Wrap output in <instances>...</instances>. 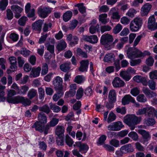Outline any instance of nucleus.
<instances>
[{
  "label": "nucleus",
  "mask_w": 157,
  "mask_h": 157,
  "mask_svg": "<svg viewBox=\"0 0 157 157\" xmlns=\"http://www.w3.org/2000/svg\"><path fill=\"white\" fill-rule=\"evenodd\" d=\"M97 21L93 19L91 21L90 24L91 25L89 29H98L100 28V25L98 24H96Z\"/></svg>",
  "instance_id": "nucleus-37"
},
{
  "label": "nucleus",
  "mask_w": 157,
  "mask_h": 157,
  "mask_svg": "<svg viewBox=\"0 0 157 157\" xmlns=\"http://www.w3.org/2000/svg\"><path fill=\"white\" fill-rule=\"evenodd\" d=\"M120 151L122 154L132 152L134 151L133 147L131 144L124 145L121 147Z\"/></svg>",
  "instance_id": "nucleus-11"
},
{
  "label": "nucleus",
  "mask_w": 157,
  "mask_h": 157,
  "mask_svg": "<svg viewBox=\"0 0 157 157\" xmlns=\"http://www.w3.org/2000/svg\"><path fill=\"white\" fill-rule=\"evenodd\" d=\"M146 115L149 117H152L156 112L155 109L152 107H146Z\"/></svg>",
  "instance_id": "nucleus-31"
},
{
  "label": "nucleus",
  "mask_w": 157,
  "mask_h": 157,
  "mask_svg": "<svg viewBox=\"0 0 157 157\" xmlns=\"http://www.w3.org/2000/svg\"><path fill=\"white\" fill-rule=\"evenodd\" d=\"M112 83L114 88L121 87L124 86L125 85L124 82L117 77L114 78Z\"/></svg>",
  "instance_id": "nucleus-10"
},
{
  "label": "nucleus",
  "mask_w": 157,
  "mask_h": 157,
  "mask_svg": "<svg viewBox=\"0 0 157 157\" xmlns=\"http://www.w3.org/2000/svg\"><path fill=\"white\" fill-rule=\"evenodd\" d=\"M114 55L112 53L106 54L104 57L103 60L105 62H111L114 59Z\"/></svg>",
  "instance_id": "nucleus-34"
},
{
  "label": "nucleus",
  "mask_w": 157,
  "mask_h": 157,
  "mask_svg": "<svg viewBox=\"0 0 157 157\" xmlns=\"http://www.w3.org/2000/svg\"><path fill=\"white\" fill-rule=\"evenodd\" d=\"M78 23V21L76 20L75 19L71 21L69 25V28L71 29H74L77 26Z\"/></svg>",
  "instance_id": "nucleus-60"
},
{
  "label": "nucleus",
  "mask_w": 157,
  "mask_h": 157,
  "mask_svg": "<svg viewBox=\"0 0 157 157\" xmlns=\"http://www.w3.org/2000/svg\"><path fill=\"white\" fill-rule=\"evenodd\" d=\"M43 23L42 20H38L32 24V29H41Z\"/></svg>",
  "instance_id": "nucleus-25"
},
{
  "label": "nucleus",
  "mask_w": 157,
  "mask_h": 157,
  "mask_svg": "<svg viewBox=\"0 0 157 157\" xmlns=\"http://www.w3.org/2000/svg\"><path fill=\"white\" fill-rule=\"evenodd\" d=\"M28 18L25 16H23L18 21V24L21 26H24L25 25Z\"/></svg>",
  "instance_id": "nucleus-50"
},
{
  "label": "nucleus",
  "mask_w": 157,
  "mask_h": 157,
  "mask_svg": "<svg viewBox=\"0 0 157 157\" xmlns=\"http://www.w3.org/2000/svg\"><path fill=\"white\" fill-rule=\"evenodd\" d=\"M38 118L39 122L43 124H46L47 122V117L43 112H40L39 113Z\"/></svg>",
  "instance_id": "nucleus-26"
},
{
  "label": "nucleus",
  "mask_w": 157,
  "mask_h": 157,
  "mask_svg": "<svg viewBox=\"0 0 157 157\" xmlns=\"http://www.w3.org/2000/svg\"><path fill=\"white\" fill-rule=\"evenodd\" d=\"M107 17V14L104 13L100 14L99 16V21L102 24H105L107 22L106 18Z\"/></svg>",
  "instance_id": "nucleus-35"
},
{
  "label": "nucleus",
  "mask_w": 157,
  "mask_h": 157,
  "mask_svg": "<svg viewBox=\"0 0 157 157\" xmlns=\"http://www.w3.org/2000/svg\"><path fill=\"white\" fill-rule=\"evenodd\" d=\"M8 0H1L0 1V9L4 10L8 4Z\"/></svg>",
  "instance_id": "nucleus-41"
},
{
  "label": "nucleus",
  "mask_w": 157,
  "mask_h": 157,
  "mask_svg": "<svg viewBox=\"0 0 157 157\" xmlns=\"http://www.w3.org/2000/svg\"><path fill=\"white\" fill-rule=\"evenodd\" d=\"M115 124L116 131H118L120 130L122 128L124 127V125L122 122L118 121L114 122Z\"/></svg>",
  "instance_id": "nucleus-54"
},
{
  "label": "nucleus",
  "mask_w": 157,
  "mask_h": 157,
  "mask_svg": "<svg viewBox=\"0 0 157 157\" xmlns=\"http://www.w3.org/2000/svg\"><path fill=\"white\" fill-rule=\"evenodd\" d=\"M11 9L14 13H21L23 10L22 8L16 5L12 6Z\"/></svg>",
  "instance_id": "nucleus-43"
},
{
  "label": "nucleus",
  "mask_w": 157,
  "mask_h": 157,
  "mask_svg": "<svg viewBox=\"0 0 157 157\" xmlns=\"http://www.w3.org/2000/svg\"><path fill=\"white\" fill-rule=\"evenodd\" d=\"M70 89L69 91L66 93L65 96L67 97H72L74 96L76 93L77 89L76 85L75 84H71L70 86Z\"/></svg>",
  "instance_id": "nucleus-13"
},
{
  "label": "nucleus",
  "mask_w": 157,
  "mask_h": 157,
  "mask_svg": "<svg viewBox=\"0 0 157 157\" xmlns=\"http://www.w3.org/2000/svg\"><path fill=\"white\" fill-rule=\"evenodd\" d=\"M128 136L132 138L134 140L137 141L138 140V135L135 132H131L128 134Z\"/></svg>",
  "instance_id": "nucleus-51"
},
{
  "label": "nucleus",
  "mask_w": 157,
  "mask_h": 157,
  "mask_svg": "<svg viewBox=\"0 0 157 157\" xmlns=\"http://www.w3.org/2000/svg\"><path fill=\"white\" fill-rule=\"evenodd\" d=\"M75 7L78 8L79 11L82 13H84L86 12V8L83 6V3H79L75 5Z\"/></svg>",
  "instance_id": "nucleus-46"
},
{
  "label": "nucleus",
  "mask_w": 157,
  "mask_h": 157,
  "mask_svg": "<svg viewBox=\"0 0 157 157\" xmlns=\"http://www.w3.org/2000/svg\"><path fill=\"white\" fill-rule=\"evenodd\" d=\"M127 55L128 58L132 59L144 56L143 52L134 47L129 48L127 51Z\"/></svg>",
  "instance_id": "nucleus-2"
},
{
  "label": "nucleus",
  "mask_w": 157,
  "mask_h": 157,
  "mask_svg": "<svg viewBox=\"0 0 157 157\" xmlns=\"http://www.w3.org/2000/svg\"><path fill=\"white\" fill-rule=\"evenodd\" d=\"M140 93V90L137 87L131 89L130 93L133 96H136Z\"/></svg>",
  "instance_id": "nucleus-57"
},
{
  "label": "nucleus",
  "mask_w": 157,
  "mask_h": 157,
  "mask_svg": "<svg viewBox=\"0 0 157 157\" xmlns=\"http://www.w3.org/2000/svg\"><path fill=\"white\" fill-rule=\"evenodd\" d=\"M76 52L78 55L85 58H87V55L86 53V52L83 51L80 48H78L77 49Z\"/></svg>",
  "instance_id": "nucleus-44"
},
{
  "label": "nucleus",
  "mask_w": 157,
  "mask_h": 157,
  "mask_svg": "<svg viewBox=\"0 0 157 157\" xmlns=\"http://www.w3.org/2000/svg\"><path fill=\"white\" fill-rule=\"evenodd\" d=\"M9 60L10 64V69L13 71H16L17 67L16 58L14 56H10L9 58Z\"/></svg>",
  "instance_id": "nucleus-17"
},
{
  "label": "nucleus",
  "mask_w": 157,
  "mask_h": 157,
  "mask_svg": "<svg viewBox=\"0 0 157 157\" xmlns=\"http://www.w3.org/2000/svg\"><path fill=\"white\" fill-rule=\"evenodd\" d=\"M130 102L134 103L135 100L134 98L130 95H126L122 99V103L123 105L128 104Z\"/></svg>",
  "instance_id": "nucleus-15"
},
{
  "label": "nucleus",
  "mask_w": 157,
  "mask_h": 157,
  "mask_svg": "<svg viewBox=\"0 0 157 157\" xmlns=\"http://www.w3.org/2000/svg\"><path fill=\"white\" fill-rule=\"evenodd\" d=\"M63 80L59 76H56L53 81V84L55 88H60L62 86Z\"/></svg>",
  "instance_id": "nucleus-19"
},
{
  "label": "nucleus",
  "mask_w": 157,
  "mask_h": 157,
  "mask_svg": "<svg viewBox=\"0 0 157 157\" xmlns=\"http://www.w3.org/2000/svg\"><path fill=\"white\" fill-rule=\"evenodd\" d=\"M48 65L46 63H44L42 67L41 74L42 75H45L48 73Z\"/></svg>",
  "instance_id": "nucleus-58"
},
{
  "label": "nucleus",
  "mask_w": 157,
  "mask_h": 157,
  "mask_svg": "<svg viewBox=\"0 0 157 157\" xmlns=\"http://www.w3.org/2000/svg\"><path fill=\"white\" fill-rule=\"evenodd\" d=\"M120 75L126 81H129L131 78V76L126 71H121L120 73Z\"/></svg>",
  "instance_id": "nucleus-32"
},
{
  "label": "nucleus",
  "mask_w": 157,
  "mask_h": 157,
  "mask_svg": "<svg viewBox=\"0 0 157 157\" xmlns=\"http://www.w3.org/2000/svg\"><path fill=\"white\" fill-rule=\"evenodd\" d=\"M17 92L13 90H10L8 91L7 97V101L9 103L15 104L17 100L16 98L17 97L13 96L17 94Z\"/></svg>",
  "instance_id": "nucleus-6"
},
{
  "label": "nucleus",
  "mask_w": 157,
  "mask_h": 157,
  "mask_svg": "<svg viewBox=\"0 0 157 157\" xmlns=\"http://www.w3.org/2000/svg\"><path fill=\"white\" fill-rule=\"evenodd\" d=\"M66 43L63 40H60L56 46V49L59 52L64 50L67 47Z\"/></svg>",
  "instance_id": "nucleus-23"
},
{
  "label": "nucleus",
  "mask_w": 157,
  "mask_h": 157,
  "mask_svg": "<svg viewBox=\"0 0 157 157\" xmlns=\"http://www.w3.org/2000/svg\"><path fill=\"white\" fill-rule=\"evenodd\" d=\"M149 76L151 79H157V70H154L150 72Z\"/></svg>",
  "instance_id": "nucleus-53"
},
{
  "label": "nucleus",
  "mask_w": 157,
  "mask_h": 157,
  "mask_svg": "<svg viewBox=\"0 0 157 157\" xmlns=\"http://www.w3.org/2000/svg\"><path fill=\"white\" fill-rule=\"evenodd\" d=\"M80 66L78 68L79 71L86 72L87 71L89 64V61L87 59L82 60L80 62Z\"/></svg>",
  "instance_id": "nucleus-9"
},
{
  "label": "nucleus",
  "mask_w": 157,
  "mask_h": 157,
  "mask_svg": "<svg viewBox=\"0 0 157 157\" xmlns=\"http://www.w3.org/2000/svg\"><path fill=\"white\" fill-rule=\"evenodd\" d=\"M140 122L138 117L134 115H127L124 118V122L129 127L131 130L135 128V125Z\"/></svg>",
  "instance_id": "nucleus-1"
},
{
  "label": "nucleus",
  "mask_w": 157,
  "mask_h": 157,
  "mask_svg": "<svg viewBox=\"0 0 157 157\" xmlns=\"http://www.w3.org/2000/svg\"><path fill=\"white\" fill-rule=\"evenodd\" d=\"M37 94V90L34 89H31L28 91L27 96L29 99H32Z\"/></svg>",
  "instance_id": "nucleus-28"
},
{
  "label": "nucleus",
  "mask_w": 157,
  "mask_h": 157,
  "mask_svg": "<svg viewBox=\"0 0 157 157\" xmlns=\"http://www.w3.org/2000/svg\"><path fill=\"white\" fill-rule=\"evenodd\" d=\"M71 64L70 62H66L62 64L60 66V70L64 72H66L68 71L70 69V66Z\"/></svg>",
  "instance_id": "nucleus-27"
},
{
  "label": "nucleus",
  "mask_w": 157,
  "mask_h": 157,
  "mask_svg": "<svg viewBox=\"0 0 157 157\" xmlns=\"http://www.w3.org/2000/svg\"><path fill=\"white\" fill-rule=\"evenodd\" d=\"M151 8V5L149 3H147L144 5L141 8V15L143 16L147 15Z\"/></svg>",
  "instance_id": "nucleus-18"
},
{
  "label": "nucleus",
  "mask_w": 157,
  "mask_h": 157,
  "mask_svg": "<svg viewBox=\"0 0 157 157\" xmlns=\"http://www.w3.org/2000/svg\"><path fill=\"white\" fill-rule=\"evenodd\" d=\"M29 89V87L26 85H25L19 88L18 91L17 92V94H25Z\"/></svg>",
  "instance_id": "nucleus-30"
},
{
  "label": "nucleus",
  "mask_w": 157,
  "mask_h": 157,
  "mask_svg": "<svg viewBox=\"0 0 157 157\" xmlns=\"http://www.w3.org/2000/svg\"><path fill=\"white\" fill-rule=\"evenodd\" d=\"M72 13L71 11H68L65 13L63 16V20L65 22H67L71 19L72 16Z\"/></svg>",
  "instance_id": "nucleus-29"
},
{
  "label": "nucleus",
  "mask_w": 157,
  "mask_h": 157,
  "mask_svg": "<svg viewBox=\"0 0 157 157\" xmlns=\"http://www.w3.org/2000/svg\"><path fill=\"white\" fill-rule=\"evenodd\" d=\"M83 90L82 88H79L76 94V98L79 100L83 96Z\"/></svg>",
  "instance_id": "nucleus-56"
},
{
  "label": "nucleus",
  "mask_w": 157,
  "mask_h": 157,
  "mask_svg": "<svg viewBox=\"0 0 157 157\" xmlns=\"http://www.w3.org/2000/svg\"><path fill=\"white\" fill-rule=\"evenodd\" d=\"M156 82L153 80H148V86L149 88L152 90H155L156 89Z\"/></svg>",
  "instance_id": "nucleus-48"
},
{
  "label": "nucleus",
  "mask_w": 157,
  "mask_h": 157,
  "mask_svg": "<svg viewBox=\"0 0 157 157\" xmlns=\"http://www.w3.org/2000/svg\"><path fill=\"white\" fill-rule=\"evenodd\" d=\"M41 123L38 121L36 122L32 126V128H35L36 130L39 131V132H43L42 128L43 125L42 126Z\"/></svg>",
  "instance_id": "nucleus-33"
},
{
  "label": "nucleus",
  "mask_w": 157,
  "mask_h": 157,
  "mask_svg": "<svg viewBox=\"0 0 157 157\" xmlns=\"http://www.w3.org/2000/svg\"><path fill=\"white\" fill-rule=\"evenodd\" d=\"M65 142L66 144L70 147L72 146L74 143L73 141L68 134H67L65 136Z\"/></svg>",
  "instance_id": "nucleus-45"
},
{
  "label": "nucleus",
  "mask_w": 157,
  "mask_h": 157,
  "mask_svg": "<svg viewBox=\"0 0 157 157\" xmlns=\"http://www.w3.org/2000/svg\"><path fill=\"white\" fill-rule=\"evenodd\" d=\"M144 123L148 126H152L155 123V121L154 118H148L144 120Z\"/></svg>",
  "instance_id": "nucleus-40"
},
{
  "label": "nucleus",
  "mask_w": 157,
  "mask_h": 157,
  "mask_svg": "<svg viewBox=\"0 0 157 157\" xmlns=\"http://www.w3.org/2000/svg\"><path fill=\"white\" fill-rule=\"evenodd\" d=\"M17 61L19 67H22L25 63L24 59L21 56H18L17 57Z\"/></svg>",
  "instance_id": "nucleus-62"
},
{
  "label": "nucleus",
  "mask_w": 157,
  "mask_h": 157,
  "mask_svg": "<svg viewBox=\"0 0 157 157\" xmlns=\"http://www.w3.org/2000/svg\"><path fill=\"white\" fill-rule=\"evenodd\" d=\"M17 100L15 104H18L19 103H22L25 106H29L31 103V101L28 98H25L24 97L17 96L16 98Z\"/></svg>",
  "instance_id": "nucleus-8"
},
{
  "label": "nucleus",
  "mask_w": 157,
  "mask_h": 157,
  "mask_svg": "<svg viewBox=\"0 0 157 157\" xmlns=\"http://www.w3.org/2000/svg\"><path fill=\"white\" fill-rule=\"evenodd\" d=\"M154 61L153 58L151 56H149L146 59V63L147 65L151 66L153 65Z\"/></svg>",
  "instance_id": "nucleus-61"
},
{
  "label": "nucleus",
  "mask_w": 157,
  "mask_h": 157,
  "mask_svg": "<svg viewBox=\"0 0 157 157\" xmlns=\"http://www.w3.org/2000/svg\"><path fill=\"white\" fill-rule=\"evenodd\" d=\"M137 100L140 102H145L147 101V99L144 94H140L137 97Z\"/></svg>",
  "instance_id": "nucleus-52"
},
{
  "label": "nucleus",
  "mask_w": 157,
  "mask_h": 157,
  "mask_svg": "<svg viewBox=\"0 0 157 157\" xmlns=\"http://www.w3.org/2000/svg\"><path fill=\"white\" fill-rule=\"evenodd\" d=\"M38 90L39 99L41 100L44 99L45 95V92L44 89L41 87H40L38 88Z\"/></svg>",
  "instance_id": "nucleus-47"
},
{
  "label": "nucleus",
  "mask_w": 157,
  "mask_h": 157,
  "mask_svg": "<svg viewBox=\"0 0 157 157\" xmlns=\"http://www.w3.org/2000/svg\"><path fill=\"white\" fill-rule=\"evenodd\" d=\"M56 143L58 146H62L64 144V136H57L56 138Z\"/></svg>",
  "instance_id": "nucleus-42"
},
{
  "label": "nucleus",
  "mask_w": 157,
  "mask_h": 157,
  "mask_svg": "<svg viewBox=\"0 0 157 157\" xmlns=\"http://www.w3.org/2000/svg\"><path fill=\"white\" fill-rule=\"evenodd\" d=\"M59 120L56 118H53L49 122V125L50 127H54L57 125L58 123Z\"/></svg>",
  "instance_id": "nucleus-59"
},
{
  "label": "nucleus",
  "mask_w": 157,
  "mask_h": 157,
  "mask_svg": "<svg viewBox=\"0 0 157 157\" xmlns=\"http://www.w3.org/2000/svg\"><path fill=\"white\" fill-rule=\"evenodd\" d=\"M143 24L142 18L139 17L135 18L132 21L130 24V29H140Z\"/></svg>",
  "instance_id": "nucleus-4"
},
{
  "label": "nucleus",
  "mask_w": 157,
  "mask_h": 157,
  "mask_svg": "<svg viewBox=\"0 0 157 157\" xmlns=\"http://www.w3.org/2000/svg\"><path fill=\"white\" fill-rule=\"evenodd\" d=\"M147 27L149 29H157V22H155V19L154 15L151 16L148 18Z\"/></svg>",
  "instance_id": "nucleus-7"
},
{
  "label": "nucleus",
  "mask_w": 157,
  "mask_h": 157,
  "mask_svg": "<svg viewBox=\"0 0 157 157\" xmlns=\"http://www.w3.org/2000/svg\"><path fill=\"white\" fill-rule=\"evenodd\" d=\"M136 12V11L135 9L131 8L126 13V15L131 17H133Z\"/></svg>",
  "instance_id": "nucleus-55"
},
{
  "label": "nucleus",
  "mask_w": 157,
  "mask_h": 157,
  "mask_svg": "<svg viewBox=\"0 0 157 157\" xmlns=\"http://www.w3.org/2000/svg\"><path fill=\"white\" fill-rule=\"evenodd\" d=\"M85 80L84 77L82 75H78L76 76L74 80V81L78 84H81Z\"/></svg>",
  "instance_id": "nucleus-38"
},
{
  "label": "nucleus",
  "mask_w": 157,
  "mask_h": 157,
  "mask_svg": "<svg viewBox=\"0 0 157 157\" xmlns=\"http://www.w3.org/2000/svg\"><path fill=\"white\" fill-rule=\"evenodd\" d=\"M76 145L79 148V151L82 153H86L89 149L88 146L85 144H82L80 142L75 143Z\"/></svg>",
  "instance_id": "nucleus-16"
},
{
  "label": "nucleus",
  "mask_w": 157,
  "mask_h": 157,
  "mask_svg": "<svg viewBox=\"0 0 157 157\" xmlns=\"http://www.w3.org/2000/svg\"><path fill=\"white\" fill-rule=\"evenodd\" d=\"M41 70V68L40 67H38L36 68H33L30 74V76L31 78H35L38 76L40 75Z\"/></svg>",
  "instance_id": "nucleus-22"
},
{
  "label": "nucleus",
  "mask_w": 157,
  "mask_h": 157,
  "mask_svg": "<svg viewBox=\"0 0 157 157\" xmlns=\"http://www.w3.org/2000/svg\"><path fill=\"white\" fill-rule=\"evenodd\" d=\"M83 38L85 41L93 44L97 43L98 40V38L97 36L95 35L90 36H85Z\"/></svg>",
  "instance_id": "nucleus-12"
},
{
  "label": "nucleus",
  "mask_w": 157,
  "mask_h": 157,
  "mask_svg": "<svg viewBox=\"0 0 157 157\" xmlns=\"http://www.w3.org/2000/svg\"><path fill=\"white\" fill-rule=\"evenodd\" d=\"M139 132L142 135L144 142H147L150 139L151 136L148 132L145 130L142 129L139 130Z\"/></svg>",
  "instance_id": "nucleus-24"
},
{
  "label": "nucleus",
  "mask_w": 157,
  "mask_h": 157,
  "mask_svg": "<svg viewBox=\"0 0 157 157\" xmlns=\"http://www.w3.org/2000/svg\"><path fill=\"white\" fill-rule=\"evenodd\" d=\"M50 109L55 113H58L61 110L60 108L58 105L53 104L51 102L49 103Z\"/></svg>",
  "instance_id": "nucleus-39"
},
{
  "label": "nucleus",
  "mask_w": 157,
  "mask_h": 157,
  "mask_svg": "<svg viewBox=\"0 0 157 157\" xmlns=\"http://www.w3.org/2000/svg\"><path fill=\"white\" fill-rule=\"evenodd\" d=\"M39 110L47 114H49L51 110L47 104H45L39 108Z\"/></svg>",
  "instance_id": "nucleus-36"
},
{
  "label": "nucleus",
  "mask_w": 157,
  "mask_h": 157,
  "mask_svg": "<svg viewBox=\"0 0 157 157\" xmlns=\"http://www.w3.org/2000/svg\"><path fill=\"white\" fill-rule=\"evenodd\" d=\"M109 101L110 103H114L116 101V93L114 90H111L109 91Z\"/></svg>",
  "instance_id": "nucleus-20"
},
{
  "label": "nucleus",
  "mask_w": 157,
  "mask_h": 157,
  "mask_svg": "<svg viewBox=\"0 0 157 157\" xmlns=\"http://www.w3.org/2000/svg\"><path fill=\"white\" fill-rule=\"evenodd\" d=\"M51 12L50 8L46 7L40 8L38 9V13L40 17L42 18H45Z\"/></svg>",
  "instance_id": "nucleus-5"
},
{
  "label": "nucleus",
  "mask_w": 157,
  "mask_h": 157,
  "mask_svg": "<svg viewBox=\"0 0 157 157\" xmlns=\"http://www.w3.org/2000/svg\"><path fill=\"white\" fill-rule=\"evenodd\" d=\"M116 9L115 8H113L111 9L109 13V15H111V18L114 20H119L121 17V15L119 14L118 11H115Z\"/></svg>",
  "instance_id": "nucleus-14"
},
{
  "label": "nucleus",
  "mask_w": 157,
  "mask_h": 157,
  "mask_svg": "<svg viewBox=\"0 0 157 157\" xmlns=\"http://www.w3.org/2000/svg\"><path fill=\"white\" fill-rule=\"evenodd\" d=\"M112 36L109 34H104L101 36L100 42L108 50L110 49V46L113 41Z\"/></svg>",
  "instance_id": "nucleus-3"
},
{
  "label": "nucleus",
  "mask_w": 157,
  "mask_h": 157,
  "mask_svg": "<svg viewBox=\"0 0 157 157\" xmlns=\"http://www.w3.org/2000/svg\"><path fill=\"white\" fill-rule=\"evenodd\" d=\"M65 128L63 125H57L56 128L55 134L57 136H64Z\"/></svg>",
  "instance_id": "nucleus-21"
},
{
  "label": "nucleus",
  "mask_w": 157,
  "mask_h": 157,
  "mask_svg": "<svg viewBox=\"0 0 157 157\" xmlns=\"http://www.w3.org/2000/svg\"><path fill=\"white\" fill-rule=\"evenodd\" d=\"M116 110L117 113H120L122 115H124L126 113V110L124 107L121 108L117 107L116 108Z\"/></svg>",
  "instance_id": "nucleus-63"
},
{
  "label": "nucleus",
  "mask_w": 157,
  "mask_h": 157,
  "mask_svg": "<svg viewBox=\"0 0 157 157\" xmlns=\"http://www.w3.org/2000/svg\"><path fill=\"white\" fill-rule=\"evenodd\" d=\"M109 10V8L107 5L102 6L99 9V11L105 13L107 12Z\"/></svg>",
  "instance_id": "nucleus-64"
},
{
  "label": "nucleus",
  "mask_w": 157,
  "mask_h": 157,
  "mask_svg": "<svg viewBox=\"0 0 157 157\" xmlns=\"http://www.w3.org/2000/svg\"><path fill=\"white\" fill-rule=\"evenodd\" d=\"M116 115L112 112H111L109 114L107 119V122L108 123H110L114 121L116 118Z\"/></svg>",
  "instance_id": "nucleus-49"
}]
</instances>
